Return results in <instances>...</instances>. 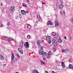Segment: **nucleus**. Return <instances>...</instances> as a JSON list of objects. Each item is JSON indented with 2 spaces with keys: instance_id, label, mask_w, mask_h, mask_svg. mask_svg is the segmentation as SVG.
I'll use <instances>...</instances> for the list:
<instances>
[{
  "instance_id": "1",
  "label": "nucleus",
  "mask_w": 73,
  "mask_h": 73,
  "mask_svg": "<svg viewBox=\"0 0 73 73\" xmlns=\"http://www.w3.org/2000/svg\"><path fill=\"white\" fill-rule=\"evenodd\" d=\"M42 49H43V46H42L41 47V50L39 51V54H40V55H42L43 60H46V59L44 57H45V56H46V52L42 51Z\"/></svg>"
},
{
  "instance_id": "2",
  "label": "nucleus",
  "mask_w": 73,
  "mask_h": 73,
  "mask_svg": "<svg viewBox=\"0 0 73 73\" xmlns=\"http://www.w3.org/2000/svg\"><path fill=\"white\" fill-rule=\"evenodd\" d=\"M17 58H15L13 54L12 53L11 54V61H12L14 62H17Z\"/></svg>"
},
{
  "instance_id": "3",
  "label": "nucleus",
  "mask_w": 73,
  "mask_h": 73,
  "mask_svg": "<svg viewBox=\"0 0 73 73\" xmlns=\"http://www.w3.org/2000/svg\"><path fill=\"white\" fill-rule=\"evenodd\" d=\"M64 6L62 4H56V8H58L60 9H63Z\"/></svg>"
},
{
  "instance_id": "4",
  "label": "nucleus",
  "mask_w": 73,
  "mask_h": 73,
  "mask_svg": "<svg viewBox=\"0 0 73 73\" xmlns=\"http://www.w3.org/2000/svg\"><path fill=\"white\" fill-rule=\"evenodd\" d=\"M52 42L53 45H54V46H56V45H57V41L56 40L53 39L52 40Z\"/></svg>"
},
{
  "instance_id": "5",
  "label": "nucleus",
  "mask_w": 73,
  "mask_h": 73,
  "mask_svg": "<svg viewBox=\"0 0 73 73\" xmlns=\"http://www.w3.org/2000/svg\"><path fill=\"white\" fill-rule=\"evenodd\" d=\"M15 7L13 6H11L9 9L10 13H12L13 12L15 11Z\"/></svg>"
},
{
  "instance_id": "6",
  "label": "nucleus",
  "mask_w": 73,
  "mask_h": 73,
  "mask_svg": "<svg viewBox=\"0 0 73 73\" xmlns=\"http://www.w3.org/2000/svg\"><path fill=\"white\" fill-rule=\"evenodd\" d=\"M19 46L21 48L23 47V45L24 44V41L21 40L19 42Z\"/></svg>"
},
{
  "instance_id": "7",
  "label": "nucleus",
  "mask_w": 73,
  "mask_h": 73,
  "mask_svg": "<svg viewBox=\"0 0 73 73\" xmlns=\"http://www.w3.org/2000/svg\"><path fill=\"white\" fill-rule=\"evenodd\" d=\"M37 19L39 21H42V19L41 18V17L39 15H37Z\"/></svg>"
},
{
  "instance_id": "8",
  "label": "nucleus",
  "mask_w": 73,
  "mask_h": 73,
  "mask_svg": "<svg viewBox=\"0 0 73 73\" xmlns=\"http://www.w3.org/2000/svg\"><path fill=\"white\" fill-rule=\"evenodd\" d=\"M4 60V57L3 56V55L0 54V60L1 61H3V60Z\"/></svg>"
},
{
  "instance_id": "9",
  "label": "nucleus",
  "mask_w": 73,
  "mask_h": 73,
  "mask_svg": "<svg viewBox=\"0 0 73 73\" xmlns=\"http://www.w3.org/2000/svg\"><path fill=\"white\" fill-rule=\"evenodd\" d=\"M18 50L19 51L20 53H21V54H23V50H22V49L20 48H19Z\"/></svg>"
},
{
  "instance_id": "10",
  "label": "nucleus",
  "mask_w": 73,
  "mask_h": 73,
  "mask_svg": "<svg viewBox=\"0 0 73 73\" xmlns=\"http://www.w3.org/2000/svg\"><path fill=\"white\" fill-rule=\"evenodd\" d=\"M55 26L56 27H58L59 25V23L57 21H56L55 22Z\"/></svg>"
},
{
  "instance_id": "11",
  "label": "nucleus",
  "mask_w": 73,
  "mask_h": 73,
  "mask_svg": "<svg viewBox=\"0 0 73 73\" xmlns=\"http://www.w3.org/2000/svg\"><path fill=\"white\" fill-rule=\"evenodd\" d=\"M33 73H39L38 72V70L36 69H34L33 71Z\"/></svg>"
},
{
  "instance_id": "12",
  "label": "nucleus",
  "mask_w": 73,
  "mask_h": 73,
  "mask_svg": "<svg viewBox=\"0 0 73 73\" xmlns=\"http://www.w3.org/2000/svg\"><path fill=\"white\" fill-rule=\"evenodd\" d=\"M25 47L27 48H29V43L28 42H26V44L25 45Z\"/></svg>"
},
{
  "instance_id": "13",
  "label": "nucleus",
  "mask_w": 73,
  "mask_h": 73,
  "mask_svg": "<svg viewBox=\"0 0 73 73\" xmlns=\"http://www.w3.org/2000/svg\"><path fill=\"white\" fill-rule=\"evenodd\" d=\"M58 42L59 43H62V40L60 38H59L58 39Z\"/></svg>"
},
{
  "instance_id": "14",
  "label": "nucleus",
  "mask_w": 73,
  "mask_h": 73,
  "mask_svg": "<svg viewBox=\"0 0 73 73\" xmlns=\"http://www.w3.org/2000/svg\"><path fill=\"white\" fill-rule=\"evenodd\" d=\"M61 66L63 68H65V63L63 62H61Z\"/></svg>"
},
{
  "instance_id": "15",
  "label": "nucleus",
  "mask_w": 73,
  "mask_h": 73,
  "mask_svg": "<svg viewBox=\"0 0 73 73\" xmlns=\"http://www.w3.org/2000/svg\"><path fill=\"white\" fill-rule=\"evenodd\" d=\"M48 25H53V23L52 22H51V21H49L48 22Z\"/></svg>"
},
{
  "instance_id": "16",
  "label": "nucleus",
  "mask_w": 73,
  "mask_h": 73,
  "mask_svg": "<svg viewBox=\"0 0 73 73\" xmlns=\"http://www.w3.org/2000/svg\"><path fill=\"white\" fill-rule=\"evenodd\" d=\"M21 13L23 15H25V11L24 10H21Z\"/></svg>"
},
{
  "instance_id": "17",
  "label": "nucleus",
  "mask_w": 73,
  "mask_h": 73,
  "mask_svg": "<svg viewBox=\"0 0 73 73\" xmlns=\"http://www.w3.org/2000/svg\"><path fill=\"white\" fill-rule=\"evenodd\" d=\"M68 68H70V69H73V65L71 64H70L69 66H68Z\"/></svg>"
},
{
  "instance_id": "18",
  "label": "nucleus",
  "mask_w": 73,
  "mask_h": 73,
  "mask_svg": "<svg viewBox=\"0 0 73 73\" xmlns=\"http://www.w3.org/2000/svg\"><path fill=\"white\" fill-rule=\"evenodd\" d=\"M46 39L47 40H50V36H46Z\"/></svg>"
},
{
  "instance_id": "19",
  "label": "nucleus",
  "mask_w": 73,
  "mask_h": 73,
  "mask_svg": "<svg viewBox=\"0 0 73 73\" xmlns=\"http://www.w3.org/2000/svg\"><path fill=\"white\" fill-rule=\"evenodd\" d=\"M40 62L42 65H45V62L42 61V60H40Z\"/></svg>"
},
{
  "instance_id": "20",
  "label": "nucleus",
  "mask_w": 73,
  "mask_h": 73,
  "mask_svg": "<svg viewBox=\"0 0 73 73\" xmlns=\"http://www.w3.org/2000/svg\"><path fill=\"white\" fill-rule=\"evenodd\" d=\"M22 5V6L23 7H27V5L25 3H23Z\"/></svg>"
},
{
  "instance_id": "21",
  "label": "nucleus",
  "mask_w": 73,
  "mask_h": 73,
  "mask_svg": "<svg viewBox=\"0 0 73 73\" xmlns=\"http://www.w3.org/2000/svg\"><path fill=\"white\" fill-rule=\"evenodd\" d=\"M40 42L41 41H40V40H38L37 41V45H38V46H40Z\"/></svg>"
},
{
  "instance_id": "22",
  "label": "nucleus",
  "mask_w": 73,
  "mask_h": 73,
  "mask_svg": "<svg viewBox=\"0 0 73 73\" xmlns=\"http://www.w3.org/2000/svg\"><path fill=\"white\" fill-rule=\"evenodd\" d=\"M27 28L29 29H30V28H31V26L29 25H28L27 26Z\"/></svg>"
},
{
  "instance_id": "23",
  "label": "nucleus",
  "mask_w": 73,
  "mask_h": 73,
  "mask_svg": "<svg viewBox=\"0 0 73 73\" xmlns=\"http://www.w3.org/2000/svg\"><path fill=\"white\" fill-rule=\"evenodd\" d=\"M51 57V55H48L47 57V58H50Z\"/></svg>"
},
{
  "instance_id": "24",
  "label": "nucleus",
  "mask_w": 73,
  "mask_h": 73,
  "mask_svg": "<svg viewBox=\"0 0 73 73\" xmlns=\"http://www.w3.org/2000/svg\"><path fill=\"white\" fill-rule=\"evenodd\" d=\"M52 54V53H51V52L49 51L48 52V55H50V56H51Z\"/></svg>"
},
{
  "instance_id": "25",
  "label": "nucleus",
  "mask_w": 73,
  "mask_h": 73,
  "mask_svg": "<svg viewBox=\"0 0 73 73\" xmlns=\"http://www.w3.org/2000/svg\"><path fill=\"white\" fill-rule=\"evenodd\" d=\"M2 37L3 38H4V39H6V38H7V37H6L5 36H3Z\"/></svg>"
},
{
  "instance_id": "26",
  "label": "nucleus",
  "mask_w": 73,
  "mask_h": 73,
  "mask_svg": "<svg viewBox=\"0 0 73 73\" xmlns=\"http://www.w3.org/2000/svg\"><path fill=\"white\" fill-rule=\"evenodd\" d=\"M69 52V49H65V53H67V52Z\"/></svg>"
},
{
  "instance_id": "27",
  "label": "nucleus",
  "mask_w": 73,
  "mask_h": 73,
  "mask_svg": "<svg viewBox=\"0 0 73 73\" xmlns=\"http://www.w3.org/2000/svg\"><path fill=\"white\" fill-rule=\"evenodd\" d=\"M52 35L53 36H55V35H56V33H55L54 32L52 33Z\"/></svg>"
},
{
  "instance_id": "28",
  "label": "nucleus",
  "mask_w": 73,
  "mask_h": 73,
  "mask_svg": "<svg viewBox=\"0 0 73 73\" xmlns=\"http://www.w3.org/2000/svg\"><path fill=\"white\" fill-rule=\"evenodd\" d=\"M4 26V25L1 23H0V27H3Z\"/></svg>"
},
{
  "instance_id": "29",
  "label": "nucleus",
  "mask_w": 73,
  "mask_h": 73,
  "mask_svg": "<svg viewBox=\"0 0 73 73\" xmlns=\"http://www.w3.org/2000/svg\"><path fill=\"white\" fill-rule=\"evenodd\" d=\"M62 52L63 53H65V50H62Z\"/></svg>"
},
{
  "instance_id": "30",
  "label": "nucleus",
  "mask_w": 73,
  "mask_h": 73,
  "mask_svg": "<svg viewBox=\"0 0 73 73\" xmlns=\"http://www.w3.org/2000/svg\"><path fill=\"white\" fill-rule=\"evenodd\" d=\"M27 38H31V36L29 35H28Z\"/></svg>"
},
{
  "instance_id": "31",
  "label": "nucleus",
  "mask_w": 73,
  "mask_h": 73,
  "mask_svg": "<svg viewBox=\"0 0 73 73\" xmlns=\"http://www.w3.org/2000/svg\"><path fill=\"white\" fill-rule=\"evenodd\" d=\"M29 11H25V15L26 13H29Z\"/></svg>"
},
{
  "instance_id": "32",
  "label": "nucleus",
  "mask_w": 73,
  "mask_h": 73,
  "mask_svg": "<svg viewBox=\"0 0 73 73\" xmlns=\"http://www.w3.org/2000/svg\"><path fill=\"white\" fill-rule=\"evenodd\" d=\"M17 56L18 58H20V56H19V54H17Z\"/></svg>"
},
{
  "instance_id": "33",
  "label": "nucleus",
  "mask_w": 73,
  "mask_h": 73,
  "mask_svg": "<svg viewBox=\"0 0 73 73\" xmlns=\"http://www.w3.org/2000/svg\"><path fill=\"white\" fill-rule=\"evenodd\" d=\"M9 39L10 40H13V38H9Z\"/></svg>"
},
{
  "instance_id": "34",
  "label": "nucleus",
  "mask_w": 73,
  "mask_h": 73,
  "mask_svg": "<svg viewBox=\"0 0 73 73\" xmlns=\"http://www.w3.org/2000/svg\"><path fill=\"white\" fill-rule=\"evenodd\" d=\"M48 41L49 44H51V40H47Z\"/></svg>"
},
{
  "instance_id": "35",
  "label": "nucleus",
  "mask_w": 73,
  "mask_h": 73,
  "mask_svg": "<svg viewBox=\"0 0 73 73\" xmlns=\"http://www.w3.org/2000/svg\"><path fill=\"white\" fill-rule=\"evenodd\" d=\"M71 22L73 23V17H72L71 18Z\"/></svg>"
},
{
  "instance_id": "36",
  "label": "nucleus",
  "mask_w": 73,
  "mask_h": 73,
  "mask_svg": "<svg viewBox=\"0 0 73 73\" xmlns=\"http://www.w3.org/2000/svg\"><path fill=\"white\" fill-rule=\"evenodd\" d=\"M69 62H72V60H71V59H70V58L69 59Z\"/></svg>"
},
{
  "instance_id": "37",
  "label": "nucleus",
  "mask_w": 73,
  "mask_h": 73,
  "mask_svg": "<svg viewBox=\"0 0 73 73\" xmlns=\"http://www.w3.org/2000/svg\"><path fill=\"white\" fill-rule=\"evenodd\" d=\"M9 25H10V23H9V22H8L7 24V25H8V26H9Z\"/></svg>"
},
{
  "instance_id": "38",
  "label": "nucleus",
  "mask_w": 73,
  "mask_h": 73,
  "mask_svg": "<svg viewBox=\"0 0 73 73\" xmlns=\"http://www.w3.org/2000/svg\"><path fill=\"white\" fill-rule=\"evenodd\" d=\"M63 13H64V15H65V11H63Z\"/></svg>"
},
{
  "instance_id": "39",
  "label": "nucleus",
  "mask_w": 73,
  "mask_h": 73,
  "mask_svg": "<svg viewBox=\"0 0 73 73\" xmlns=\"http://www.w3.org/2000/svg\"><path fill=\"white\" fill-rule=\"evenodd\" d=\"M7 41L9 42H11V40H10L9 39V40H7Z\"/></svg>"
},
{
  "instance_id": "40",
  "label": "nucleus",
  "mask_w": 73,
  "mask_h": 73,
  "mask_svg": "<svg viewBox=\"0 0 73 73\" xmlns=\"http://www.w3.org/2000/svg\"><path fill=\"white\" fill-rule=\"evenodd\" d=\"M64 38L65 40H66V37L65 36H64Z\"/></svg>"
},
{
  "instance_id": "41",
  "label": "nucleus",
  "mask_w": 73,
  "mask_h": 73,
  "mask_svg": "<svg viewBox=\"0 0 73 73\" xmlns=\"http://www.w3.org/2000/svg\"><path fill=\"white\" fill-rule=\"evenodd\" d=\"M60 13L61 15H62V12H61V11H60Z\"/></svg>"
},
{
  "instance_id": "42",
  "label": "nucleus",
  "mask_w": 73,
  "mask_h": 73,
  "mask_svg": "<svg viewBox=\"0 0 73 73\" xmlns=\"http://www.w3.org/2000/svg\"><path fill=\"white\" fill-rule=\"evenodd\" d=\"M26 2H27V3H29V0H27L26 1Z\"/></svg>"
},
{
  "instance_id": "43",
  "label": "nucleus",
  "mask_w": 73,
  "mask_h": 73,
  "mask_svg": "<svg viewBox=\"0 0 73 73\" xmlns=\"http://www.w3.org/2000/svg\"><path fill=\"white\" fill-rule=\"evenodd\" d=\"M56 50V49L55 48H54V52Z\"/></svg>"
},
{
  "instance_id": "44",
  "label": "nucleus",
  "mask_w": 73,
  "mask_h": 73,
  "mask_svg": "<svg viewBox=\"0 0 73 73\" xmlns=\"http://www.w3.org/2000/svg\"><path fill=\"white\" fill-rule=\"evenodd\" d=\"M57 62V59H55V62Z\"/></svg>"
},
{
  "instance_id": "45",
  "label": "nucleus",
  "mask_w": 73,
  "mask_h": 73,
  "mask_svg": "<svg viewBox=\"0 0 73 73\" xmlns=\"http://www.w3.org/2000/svg\"><path fill=\"white\" fill-rule=\"evenodd\" d=\"M2 5H3V4L2 3H1V6H2Z\"/></svg>"
},
{
  "instance_id": "46",
  "label": "nucleus",
  "mask_w": 73,
  "mask_h": 73,
  "mask_svg": "<svg viewBox=\"0 0 73 73\" xmlns=\"http://www.w3.org/2000/svg\"><path fill=\"white\" fill-rule=\"evenodd\" d=\"M16 19H18V16H16Z\"/></svg>"
},
{
  "instance_id": "47",
  "label": "nucleus",
  "mask_w": 73,
  "mask_h": 73,
  "mask_svg": "<svg viewBox=\"0 0 73 73\" xmlns=\"http://www.w3.org/2000/svg\"><path fill=\"white\" fill-rule=\"evenodd\" d=\"M42 4H45V3H42Z\"/></svg>"
},
{
  "instance_id": "48",
  "label": "nucleus",
  "mask_w": 73,
  "mask_h": 73,
  "mask_svg": "<svg viewBox=\"0 0 73 73\" xmlns=\"http://www.w3.org/2000/svg\"><path fill=\"white\" fill-rule=\"evenodd\" d=\"M4 66H6V64H4Z\"/></svg>"
},
{
  "instance_id": "49",
  "label": "nucleus",
  "mask_w": 73,
  "mask_h": 73,
  "mask_svg": "<svg viewBox=\"0 0 73 73\" xmlns=\"http://www.w3.org/2000/svg\"><path fill=\"white\" fill-rule=\"evenodd\" d=\"M69 38H70V36L69 37Z\"/></svg>"
},
{
  "instance_id": "50",
  "label": "nucleus",
  "mask_w": 73,
  "mask_h": 73,
  "mask_svg": "<svg viewBox=\"0 0 73 73\" xmlns=\"http://www.w3.org/2000/svg\"><path fill=\"white\" fill-rule=\"evenodd\" d=\"M36 25V24H35Z\"/></svg>"
}]
</instances>
